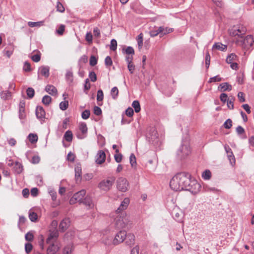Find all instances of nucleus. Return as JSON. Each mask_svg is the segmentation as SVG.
Wrapping results in <instances>:
<instances>
[{"label":"nucleus","instance_id":"f257e3e1","mask_svg":"<svg viewBox=\"0 0 254 254\" xmlns=\"http://www.w3.org/2000/svg\"><path fill=\"white\" fill-rule=\"evenodd\" d=\"M190 175L186 173H180L175 175L170 182L171 188L175 191L185 190L190 182Z\"/></svg>","mask_w":254,"mask_h":254},{"label":"nucleus","instance_id":"f03ea898","mask_svg":"<svg viewBox=\"0 0 254 254\" xmlns=\"http://www.w3.org/2000/svg\"><path fill=\"white\" fill-rule=\"evenodd\" d=\"M118 215L115 219V225L117 229L126 228L130 224L129 217L127 215L125 212L117 213Z\"/></svg>","mask_w":254,"mask_h":254},{"label":"nucleus","instance_id":"7ed1b4c3","mask_svg":"<svg viewBox=\"0 0 254 254\" xmlns=\"http://www.w3.org/2000/svg\"><path fill=\"white\" fill-rule=\"evenodd\" d=\"M191 152L189 141L183 139L181 144L177 151V155L180 159H183L189 155Z\"/></svg>","mask_w":254,"mask_h":254},{"label":"nucleus","instance_id":"20e7f679","mask_svg":"<svg viewBox=\"0 0 254 254\" xmlns=\"http://www.w3.org/2000/svg\"><path fill=\"white\" fill-rule=\"evenodd\" d=\"M115 181V178L111 177L102 180L99 184L98 187L101 190L107 191L109 190Z\"/></svg>","mask_w":254,"mask_h":254},{"label":"nucleus","instance_id":"39448f33","mask_svg":"<svg viewBox=\"0 0 254 254\" xmlns=\"http://www.w3.org/2000/svg\"><path fill=\"white\" fill-rule=\"evenodd\" d=\"M201 189V185L194 180L190 179V182L188 184L185 190L190 191L191 193L196 194L198 193Z\"/></svg>","mask_w":254,"mask_h":254},{"label":"nucleus","instance_id":"423d86ee","mask_svg":"<svg viewBox=\"0 0 254 254\" xmlns=\"http://www.w3.org/2000/svg\"><path fill=\"white\" fill-rule=\"evenodd\" d=\"M129 187V183L127 179L124 177H120L117 181V189L122 192H126Z\"/></svg>","mask_w":254,"mask_h":254},{"label":"nucleus","instance_id":"0eeeda50","mask_svg":"<svg viewBox=\"0 0 254 254\" xmlns=\"http://www.w3.org/2000/svg\"><path fill=\"white\" fill-rule=\"evenodd\" d=\"M247 31L246 28L243 25L234 26L230 31V34L233 36L238 35L240 37L245 34Z\"/></svg>","mask_w":254,"mask_h":254},{"label":"nucleus","instance_id":"6e6552de","mask_svg":"<svg viewBox=\"0 0 254 254\" xmlns=\"http://www.w3.org/2000/svg\"><path fill=\"white\" fill-rule=\"evenodd\" d=\"M86 194L85 190H82L78 192L75 193L73 196L70 198L69 202L70 204H74L77 202L81 203L83 198Z\"/></svg>","mask_w":254,"mask_h":254},{"label":"nucleus","instance_id":"1a4fd4ad","mask_svg":"<svg viewBox=\"0 0 254 254\" xmlns=\"http://www.w3.org/2000/svg\"><path fill=\"white\" fill-rule=\"evenodd\" d=\"M127 236V232L125 231H120L116 235L113 240V244L115 245H118L124 242Z\"/></svg>","mask_w":254,"mask_h":254},{"label":"nucleus","instance_id":"9d476101","mask_svg":"<svg viewBox=\"0 0 254 254\" xmlns=\"http://www.w3.org/2000/svg\"><path fill=\"white\" fill-rule=\"evenodd\" d=\"M147 137L149 141L152 142V143L157 142L158 135L156 129L155 127L150 128L147 135Z\"/></svg>","mask_w":254,"mask_h":254},{"label":"nucleus","instance_id":"9b49d317","mask_svg":"<svg viewBox=\"0 0 254 254\" xmlns=\"http://www.w3.org/2000/svg\"><path fill=\"white\" fill-rule=\"evenodd\" d=\"M172 215L174 219L178 222H181L183 217L182 211L177 207H175L173 208Z\"/></svg>","mask_w":254,"mask_h":254},{"label":"nucleus","instance_id":"f8f14e48","mask_svg":"<svg viewBox=\"0 0 254 254\" xmlns=\"http://www.w3.org/2000/svg\"><path fill=\"white\" fill-rule=\"evenodd\" d=\"M36 116L41 122H44L45 119L46 112L43 108L40 106L36 107L35 111Z\"/></svg>","mask_w":254,"mask_h":254},{"label":"nucleus","instance_id":"ddd939ff","mask_svg":"<svg viewBox=\"0 0 254 254\" xmlns=\"http://www.w3.org/2000/svg\"><path fill=\"white\" fill-rule=\"evenodd\" d=\"M59 236V232L56 229L53 230H50V234L48 238L46 240V243L50 244L52 242L53 240H56Z\"/></svg>","mask_w":254,"mask_h":254},{"label":"nucleus","instance_id":"4468645a","mask_svg":"<svg viewBox=\"0 0 254 254\" xmlns=\"http://www.w3.org/2000/svg\"><path fill=\"white\" fill-rule=\"evenodd\" d=\"M129 203V199L128 198H125L123 201L121 202L120 206L118 207L117 210H116L117 213H121L124 210H125L128 206Z\"/></svg>","mask_w":254,"mask_h":254},{"label":"nucleus","instance_id":"2eb2a0df","mask_svg":"<svg viewBox=\"0 0 254 254\" xmlns=\"http://www.w3.org/2000/svg\"><path fill=\"white\" fill-rule=\"evenodd\" d=\"M106 159V154L104 151L99 150L96 155V162L98 164H103Z\"/></svg>","mask_w":254,"mask_h":254},{"label":"nucleus","instance_id":"dca6fc26","mask_svg":"<svg viewBox=\"0 0 254 254\" xmlns=\"http://www.w3.org/2000/svg\"><path fill=\"white\" fill-rule=\"evenodd\" d=\"M79 130L82 132V134H77V137L79 139H83L85 137V134L87 132V127L85 123H81L79 126Z\"/></svg>","mask_w":254,"mask_h":254},{"label":"nucleus","instance_id":"f3484780","mask_svg":"<svg viewBox=\"0 0 254 254\" xmlns=\"http://www.w3.org/2000/svg\"><path fill=\"white\" fill-rule=\"evenodd\" d=\"M70 225V221L68 218L63 219L60 224V229L62 231H65Z\"/></svg>","mask_w":254,"mask_h":254},{"label":"nucleus","instance_id":"a211bd4d","mask_svg":"<svg viewBox=\"0 0 254 254\" xmlns=\"http://www.w3.org/2000/svg\"><path fill=\"white\" fill-rule=\"evenodd\" d=\"M245 47H252L254 44V39L252 35H248L243 40Z\"/></svg>","mask_w":254,"mask_h":254},{"label":"nucleus","instance_id":"6ab92c4d","mask_svg":"<svg viewBox=\"0 0 254 254\" xmlns=\"http://www.w3.org/2000/svg\"><path fill=\"white\" fill-rule=\"evenodd\" d=\"M50 68L48 66H42L39 69V73L43 76L45 78H48L49 75Z\"/></svg>","mask_w":254,"mask_h":254},{"label":"nucleus","instance_id":"aec40b11","mask_svg":"<svg viewBox=\"0 0 254 254\" xmlns=\"http://www.w3.org/2000/svg\"><path fill=\"white\" fill-rule=\"evenodd\" d=\"M45 91L52 96L56 95L58 93L57 88L52 85H47L45 87Z\"/></svg>","mask_w":254,"mask_h":254},{"label":"nucleus","instance_id":"412c9836","mask_svg":"<svg viewBox=\"0 0 254 254\" xmlns=\"http://www.w3.org/2000/svg\"><path fill=\"white\" fill-rule=\"evenodd\" d=\"M59 249L60 247L58 245L53 243L48 248L47 250V254H55Z\"/></svg>","mask_w":254,"mask_h":254},{"label":"nucleus","instance_id":"4be33fe9","mask_svg":"<svg viewBox=\"0 0 254 254\" xmlns=\"http://www.w3.org/2000/svg\"><path fill=\"white\" fill-rule=\"evenodd\" d=\"M75 172V178L76 181H80L81 180L82 170L81 167L79 165H77L74 168Z\"/></svg>","mask_w":254,"mask_h":254},{"label":"nucleus","instance_id":"5701e85b","mask_svg":"<svg viewBox=\"0 0 254 254\" xmlns=\"http://www.w3.org/2000/svg\"><path fill=\"white\" fill-rule=\"evenodd\" d=\"M81 203L86 205L88 209L92 208L94 207V203L91 198L89 196L85 197Z\"/></svg>","mask_w":254,"mask_h":254},{"label":"nucleus","instance_id":"b1692460","mask_svg":"<svg viewBox=\"0 0 254 254\" xmlns=\"http://www.w3.org/2000/svg\"><path fill=\"white\" fill-rule=\"evenodd\" d=\"M127 240L126 243L128 246H132L134 244L135 241V237L133 234L131 233L127 234Z\"/></svg>","mask_w":254,"mask_h":254},{"label":"nucleus","instance_id":"393cba45","mask_svg":"<svg viewBox=\"0 0 254 254\" xmlns=\"http://www.w3.org/2000/svg\"><path fill=\"white\" fill-rule=\"evenodd\" d=\"M238 57L235 54L232 53L227 56L226 59V62L228 64L238 62Z\"/></svg>","mask_w":254,"mask_h":254},{"label":"nucleus","instance_id":"a878e982","mask_svg":"<svg viewBox=\"0 0 254 254\" xmlns=\"http://www.w3.org/2000/svg\"><path fill=\"white\" fill-rule=\"evenodd\" d=\"M218 89L221 91H230L232 89V87L231 85L227 82H224L219 85Z\"/></svg>","mask_w":254,"mask_h":254},{"label":"nucleus","instance_id":"bb28decb","mask_svg":"<svg viewBox=\"0 0 254 254\" xmlns=\"http://www.w3.org/2000/svg\"><path fill=\"white\" fill-rule=\"evenodd\" d=\"M73 249L74 248L73 245L71 244H68L63 249V254H71Z\"/></svg>","mask_w":254,"mask_h":254},{"label":"nucleus","instance_id":"cd10ccee","mask_svg":"<svg viewBox=\"0 0 254 254\" xmlns=\"http://www.w3.org/2000/svg\"><path fill=\"white\" fill-rule=\"evenodd\" d=\"M163 30V26H160L156 30H153L150 31V35L151 37H155L158 35L159 34H161Z\"/></svg>","mask_w":254,"mask_h":254},{"label":"nucleus","instance_id":"c85d7f7f","mask_svg":"<svg viewBox=\"0 0 254 254\" xmlns=\"http://www.w3.org/2000/svg\"><path fill=\"white\" fill-rule=\"evenodd\" d=\"M143 35L142 33H140L137 37H136V41L137 42V45L138 47L139 50H140L143 46Z\"/></svg>","mask_w":254,"mask_h":254},{"label":"nucleus","instance_id":"c756f323","mask_svg":"<svg viewBox=\"0 0 254 254\" xmlns=\"http://www.w3.org/2000/svg\"><path fill=\"white\" fill-rule=\"evenodd\" d=\"M14 170L17 174H20L23 171V166L19 162H16L14 166Z\"/></svg>","mask_w":254,"mask_h":254},{"label":"nucleus","instance_id":"7c9ffc66","mask_svg":"<svg viewBox=\"0 0 254 254\" xmlns=\"http://www.w3.org/2000/svg\"><path fill=\"white\" fill-rule=\"evenodd\" d=\"M213 49H215L220 51H224L227 49V46L222 44L221 43H216L213 46Z\"/></svg>","mask_w":254,"mask_h":254},{"label":"nucleus","instance_id":"2f4dec72","mask_svg":"<svg viewBox=\"0 0 254 254\" xmlns=\"http://www.w3.org/2000/svg\"><path fill=\"white\" fill-rule=\"evenodd\" d=\"M202 177L204 180H209L211 177V173L210 170H206L203 172Z\"/></svg>","mask_w":254,"mask_h":254},{"label":"nucleus","instance_id":"473e14b6","mask_svg":"<svg viewBox=\"0 0 254 254\" xmlns=\"http://www.w3.org/2000/svg\"><path fill=\"white\" fill-rule=\"evenodd\" d=\"M72 133L70 130H67L65 132L64 134V138L66 141L68 142H70L72 140Z\"/></svg>","mask_w":254,"mask_h":254},{"label":"nucleus","instance_id":"72a5a7b5","mask_svg":"<svg viewBox=\"0 0 254 254\" xmlns=\"http://www.w3.org/2000/svg\"><path fill=\"white\" fill-rule=\"evenodd\" d=\"M132 106L136 113H138L140 111V106L138 101L135 100L132 103Z\"/></svg>","mask_w":254,"mask_h":254},{"label":"nucleus","instance_id":"f704fd0d","mask_svg":"<svg viewBox=\"0 0 254 254\" xmlns=\"http://www.w3.org/2000/svg\"><path fill=\"white\" fill-rule=\"evenodd\" d=\"M119 94V90L117 87H114L111 90V95L114 99H116Z\"/></svg>","mask_w":254,"mask_h":254},{"label":"nucleus","instance_id":"c9c22d12","mask_svg":"<svg viewBox=\"0 0 254 254\" xmlns=\"http://www.w3.org/2000/svg\"><path fill=\"white\" fill-rule=\"evenodd\" d=\"M26 94L28 97L30 99L32 98L35 94V91L33 88L28 87L26 90Z\"/></svg>","mask_w":254,"mask_h":254},{"label":"nucleus","instance_id":"e433bc0d","mask_svg":"<svg viewBox=\"0 0 254 254\" xmlns=\"http://www.w3.org/2000/svg\"><path fill=\"white\" fill-rule=\"evenodd\" d=\"M28 25L29 26H30L31 27H40L43 25V21H38V22L29 21L28 22Z\"/></svg>","mask_w":254,"mask_h":254},{"label":"nucleus","instance_id":"4c0bfd02","mask_svg":"<svg viewBox=\"0 0 254 254\" xmlns=\"http://www.w3.org/2000/svg\"><path fill=\"white\" fill-rule=\"evenodd\" d=\"M60 108L63 111L66 110L68 107V102L67 100L62 101L60 104Z\"/></svg>","mask_w":254,"mask_h":254},{"label":"nucleus","instance_id":"58836bf2","mask_svg":"<svg viewBox=\"0 0 254 254\" xmlns=\"http://www.w3.org/2000/svg\"><path fill=\"white\" fill-rule=\"evenodd\" d=\"M52 98L48 95L44 96L43 98L42 102L45 105H48L51 102Z\"/></svg>","mask_w":254,"mask_h":254},{"label":"nucleus","instance_id":"ea45409f","mask_svg":"<svg viewBox=\"0 0 254 254\" xmlns=\"http://www.w3.org/2000/svg\"><path fill=\"white\" fill-rule=\"evenodd\" d=\"M115 151L116 154L114 155L115 160L117 163H120L122 160V155L119 153V149H116Z\"/></svg>","mask_w":254,"mask_h":254},{"label":"nucleus","instance_id":"a19ab883","mask_svg":"<svg viewBox=\"0 0 254 254\" xmlns=\"http://www.w3.org/2000/svg\"><path fill=\"white\" fill-rule=\"evenodd\" d=\"M1 98L3 100H7L11 96V93L8 91H2L0 94Z\"/></svg>","mask_w":254,"mask_h":254},{"label":"nucleus","instance_id":"79ce46f5","mask_svg":"<svg viewBox=\"0 0 254 254\" xmlns=\"http://www.w3.org/2000/svg\"><path fill=\"white\" fill-rule=\"evenodd\" d=\"M37 214L34 212H29V218L32 222H35L37 220Z\"/></svg>","mask_w":254,"mask_h":254},{"label":"nucleus","instance_id":"37998d69","mask_svg":"<svg viewBox=\"0 0 254 254\" xmlns=\"http://www.w3.org/2000/svg\"><path fill=\"white\" fill-rule=\"evenodd\" d=\"M104 98V94L102 90L99 89L97 91V100L98 102L102 101Z\"/></svg>","mask_w":254,"mask_h":254},{"label":"nucleus","instance_id":"c03bdc74","mask_svg":"<svg viewBox=\"0 0 254 254\" xmlns=\"http://www.w3.org/2000/svg\"><path fill=\"white\" fill-rule=\"evenodd\" d=\"M28 138L31 143H34L37 141L38 136L36 134L30 133L28 135Z\"/></svg>","mask_w":254,"mask_h":254},{"label":"nucleus","instance_id":"a18cd8bd","mask_svg":"<svg viewBox=\"0 0 254 254\" xmlns=\"http://www.w3.org/2000/svg\"><path fill=\"white\" fill-rule=\"evenodd\" d=\"M25 240L28 242H31L33 240L34 235L31 232H28L25 236Z\"/></svg>","mask_w":254,"mask_h":254},{"label":"nucleus","instance_id":"49530a36","mask_svg":"<svg viewBox=\"0 0 254 254\" xmlns=\"http://www.w3.org/2000/svg\"><path fill=\"white\" fill-rule=\"evenodd\" d=\"M224 127L226 129L230 128L232 126V121L231 119H227L223 124Z\"/></svg>","mask_w":254,"mask_h":254},{"label":"nucleus","instance_id":"de8ad7c7","mask_svg":"<svg viewBox=\"0 0 254 254\" xmlns=\"http://www.w3.org/2000/svg\"><path fill=\"white\" fill-rule=\"evenodd\" d=\"M90 115V112L88 110H85L81 114V117L84 120L88 119Z\"/></svg>","mask_w":254,"mask_h":254},{"label":"nucleus","instance_id":"09e8293b","mask_svg":"<svg viewBox=\"0 0 254 254\" xmlns=\"http://www.w3.org/2000/svg\"><path fill=\"white\" fill-rule=\"evenodd\" d=\"M129 161L130 165L132 167H134L136 165V158L135 155L133 153L131 154V155H130Z\"/></svg>","mask_w":254,"mask_h":254},{"label":"nucleus","instance_id":"8fccbe9b","mask_svg":"<svg viewBox=\"0 0 254 254\" xmlns=\"http://www.w3.org/2000/svg\"><path fill=\"white\" fill-rule=\"evenodd\" d=\"M227 157L230 161V164L232 165H233L234 164H235V158L233 152H232V154L230 153L228 154Z\"/></svg>","mask_w":254,"mask_h":254},{"label":"nucleus","instance_id":"3c124183","mask_svg":"<svg viewBox=\"0 0 254 254\" xmlns=\"http://www.w3.org/2000/svg\"><path fill=\"white\" fill-rule=\"evenodd\" d=\"M117 41L115 39H112L111 41V44H110V49L112 51H115L117 49Z\"/></svg>","mask_w":254,"mask_h":254},{"label":"nucleus","instance_id":"603ef678","mask_svg":"<svg viewBox=\"0 0 254 254\" xmlns=\"http://www.w3.org/2000/svg\"><path fill=\"white\" fill-rule=\"evenodd\" d=\"M38 54L34 55L31 57L32 60L34 62H38L40 61L41 59V54L39 52H38Z\"/></svg>","mask_w":254,"mask_h":254},{"label":"nucleus","instance_id":"864d4df0","mask_svg":"<svg viewBox=\"0 0 254 254\" xmlns=\"http://www.w3.org/2000/svg\"><path fill=\"white\" fill-rule=\"evenodd\" d=\"M49 193L51 196L52 199L53 201L55 200L57 198V192L53 189H49Z\"/></svg>","mask_w":254,"mask_h":254},{"label":"nucleus","instance_id":"5fc2aeb1","mask_svg":"<svg viewBox=\"0 0 254 254\" xmlns=\"http://www.w3.org/2000/svg\"><path fill=\"white\" fill-rule=\"evenodd\" d=\"M26 117L25 109H19V118L20 120L24 119Z\"/></svg>","mask_w":254,"mask_h":254},{"label":"nucleus","instance_id":"6e6d98bb","mask_svg":"<svg viewBox=\"0 0 254 254\" xmlns=\"http://www.w3.org/2000/svg\"><path fill=\"white\" fill-rule=\"evenodd\" d=\"M125 53L127 55H133L134 54V50L132 47L128 46L125 50Z\"/></svg>","mask_w":254,"mask_h":254},{"label":"nucleus","instance_id":"4d7b16f0","mask_svg":"<svg viewBox=\"0 0 254 254\" xmlns=\"http://www.w3.org/2000/svg\"><path fill=\"white\" fill-rule=\"evenodd\" d=\"M91 88V84L89 82V80H86L84 85V91L86 94L88 93V90Z\"/></svg>","mask_w":254,"mask_h":254},{"label":"nucleus","instance_id":"13d9d810","mask_svg":"<svg viewBox=\"0 0 254 254\" xmlns=\"http://www.w3.org/2000/svg\"><path fill=\"white\" fill-rule=\"evenodd\" d=\"M33 246L30 243H26L25 244V250L27 254H29L32 250Z\"/></svg>","mask_w":254,"mask_h":254},{"label":"nucleus","instance_id":"bf43d9fd","mask_svg":"<svg viewBox=\"0 0 254 254\" xmlns=\"http://www.w3.org/2000/svg\"><path fill=\"white\" fill-rule=\"evenodd\" d=\"M105 64L106 66H110L112 65L113 62L110 56H107L105 60Z\"/></svg>","mask_w":254,"mask_h":254},{"label":"nucleus","instance_id":"052dcab7","mask_svg":"<svg viewBox=\"0 0 254 254\" xmlns=\"http://www.w3.org/2000/svg\"><path fill=\"white\" fill-rule=\"evenodd\" d=\"M23 69L25 71H29L31 70V65L29 63L25 62L24 63Z\"/></svg>","mask_w":254,"mask_h":254},{"label":"nucleus","instance_id":"680f3d73","mask_svg":"<svg viewBox=\"0 0 254 254\" xmlns=\"http://www.w3.org/2000/svg\"><path fill=\"white\" fill-rule=\"evenodd\" d=\"M40 158L39 156L34 155L32 157L31 162L32 163L35 164H38L40 162Z\"/></svg>","mask_w":254,"mask_h":254},{"label":"nucleus","instance_id":"e2e57ef3","mask_svg":"<svg viewBox=\"0 0 254 254\" xmlns=\"http://www.w3.org/2000/svg\"><path fill=\"white\" fill-rule=\"evenodd\" d=\"M93 36L90 32H87L85 36L86 40L89 43L92 42Z\"/></svg>","mask_w":254,"mask_h":254},{"label":"nucleus","instance_id":"0e129e2a","mask_svg":"<svg viewBox=\"0 0 254 254\" xmlns=\"http://www.w3.org/2000/svg\"><path fill=\"white\" fill-rule=\"evenodd\" d=\"M94 114L97 116H100L102 114L101 108L98 106H95L93 109Z\"/></svg>","mask_w":254,"mask_h":254},{"label":"nucleus","instance_id":"69168bd1","mask_svg":"<svg viewBox=\"0 0 254 254\" xmlns=\"http://www.w3.org/2000/svg\"><path fill=\"white\" fill-rule=\"evenodd\" d=\"M90 64L91 66H94L97 64V60L96 57L94 56H91L90 58Z\"/></svg>","mask_w":254,"mask_h":254},{"label":"nucleus","instance_id":"338daca9","mask_svg":"<svg viewBox=\"0 0 254 254\" xmlns=\"http://www.w3.org/2000/svg\"><path fill=\"white\" fill-rule=\"evenodd\" d=\"M57 11L60 12H63L64 11V8L60 2H58L57 4Z\"/></svg>","mask_w":254,"mask_h":254},{"label":"nucleus","instance_id":"774afa93","mask_svg":"<svg viewBox=\"0 0 254 254\" xmlns=\"http://www.w3.org/2000/svg\"><path fill=\"white\" fill-rule=\"evenodd\" d=\"M133 110L130 107H128L126 111V114L129 117H132L133 115Z\"/></svg>","mask_w":254,"mask_h":254}]
</instances>
